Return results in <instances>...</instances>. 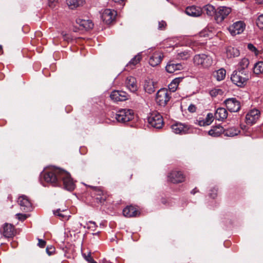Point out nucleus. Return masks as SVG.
I'll list each match as a JSON object with an SVG mask.
<instances>
[{
  "instance_id": "obj_1",
  "label": "nucleus",
  "mask_w": 263,
  "mask_h": 263,
  "mask_svg": "<svg viewBox=\"0 0 263 263\" xmlns=\"http://www.w3.org/2000/svg\"><path fill=\"white\" fill-rule=\"evenodd\" d=\"M62 170L58 168L52 167L46 171L43 174L45 181L57 185L60 180V174Z\"/></svg>"
},
{
  "instance_id": "obj_2",
  "label": "nucleus",
  "mask_w": 263,
  "mask_h": 263,
  "mask_svg": "<svg viewBox=\"0 0 263 263\" xmlns=\"http://www.w3.org/2000/svg\"><path fill=\"white\" fill-rule=\"evenodd\" d=\"M193 63L199 68H208L213 64V59L205 54H196L193 58Z\"/></svg>"
},
{
  "instance_id": "obj_3",
  "label": "nucleus",
  "mask_w": 263,
  "mask_h": 263,
  "mask_svg": "<svg viewBox=\"0 0 263 263\" xmlns=\"http://www.w3.org/2000/svg\"><path fill=\"white\" fill-rule=\"evenodd\" d=\"M249 71L242 72L241 71H235L231 76V80L236 85L239 87L245 86L249 80Z\"/></svg>"
},
{
  "instance_id": "obj_4",
  "label": "nucleus",
  "mask_w": 263,
  "mask_h": 263,
  "mask_svg": "<svg viewBox=\"0 0 263 263\" xmlns=\"http://www.w3.org/2000/svg\"><path fill=\"white\" fill-rule=\"evenodd\" d=\"M134 111L130 109H122L119 110L115 115V118L119 122L125 123L132 120L134 118Z\"/></svg>"
},
{
  "instance_id": "obj_5",
  "label": "nucleus",
  "mask_w": 263,
  "mask_h": 263,
  "mask_svg": "<svg viewBox=\"0 0 263 263\" xmlns=\"http://www.w3.org/2000/svg\"><path fill=\"white\" fill-rule=\"evenodd\" d=\"M147 120L149 124L156 128H162L164 124L162 116L157 112L151 114Z\"/></svg>"
},
{
  "instance_id": "obj_6",
  "label": "nucleus",
  "mask_w": 263,
  "mask_h": 263,
  "mask_svg": "<svg viewBox=\"0 0 263 263\" xmlns=\"http://www.w3.org/2000/svg\"><path fill=\"white\" fill-rule=\"evenodd\" d=\"M60 179L62 180L64 188L68 191H73L75 188V184L71 178L70 175L64 170L60 174Z\"/></svg>"
},
{
  "instance_id": "obj_7",
  "label": "nucleus",
  "mask_w": 263,
  "mask_h": 263,
  "mask_svg": "<svg viewBox=\"0 0 263 263\" xmlns=\"http://www.w3.org/2000/svg\"><path fill=\"white\" fill-rule=\"evenodd\" d=\"M230 7L220 6L216 9L215 19L217 23H221L231 12Z\"/></svg>"
},
{
  "instance_id": "obj_8",
  "label": "nucleus",
  "mask_w": 263,
  "mask_h": 263,
  "mask_svg": "<svg viewBox=\"0 0 263 263\" xmlns=\"http://www.w3.org/2000/svg\"><path fill=\"white\" fill-rule=\"evenodd\" d=\"M170 99V97L168 90L165 88H161L157 92L156 101L157 104L160 106H165Z\"/></svg>"
},
{
  "instance_id": "obj_9",
  "label": "nucleus",
  "mask_w": 263,
  "mask_h": 263,
  "mask_svg": "<svg viewBox=\"0 0 263 263\" xmlns=\"http://www.w3.org/2000/svg\"><path fill=\"white\" fill-rule=\"evenodd\" d=\"M246 28V25L242 21H237L230 25L228 28V30L230 34L233 36L242 33Z\"/></svg>"
},
{
  "instance_id": "obj_10",
  "label": "nucleus",
  "mask_w": 263,
  "mask_h": 263,
  "mask_svg": "<svg viewBox=\"0 0 263 263\" xmlns=\"http://www.w3.org/2000/svg\"><path fill=\"white\" fill-rule=\"evenodd\" d=\"M167 180L173 183H179L184 181V176L180 171H172L168 174Z\"/></svg>"
},
{
  "instance_id": "obj_11",
  "label": "nucleus",
  "mask_w": 263,
  "mask_h": 263,
  "mask_svg": "<svg viewBox=\"0 0 263 263\" xmlns=\"http://www.w3.org/2000/svg\"><path fill=\"white\" fill-rule=\"evenodd\" d=\"M117 12L110 9H105L102 13L101 17L103 21L107 24H109L115 19Z\"/></svg>"
},
{
  "instance_id": "obj_12",
  "label": "nucleus",
  "mask_w": 263,
  "mask_h": 263,
  "mask_svg": "<svg viewBox=\"0 0 263 263\" xmlns=\"http://www.w3.org/2000/svg\"><path fill=\"white\" fill-rule=\"evenodd\" d=\"M17 202L22 210L25 212L31 210L32 203L27 196L25 195L20 196L18 198Z\"/></svg>"
},
{
  "instance_id": "obj_13",
  "label": "nucleus",
  "mask_w": 263,
  "mask_h": 263,
  "mask_svg": "<svg viewBox=\"0 0 263 263\" xmlns=\"http://www.w3.org/2000/svg\"><path fill=\"white\" fill-rule=\"evenodd\" d=\"M260 112L258 109H252L249 111L246 116V122L247 124L253 125L258 120Z\"/></svg>"
},
{
  "instance_id": "obj_14",
  "label": "nucleus",
  "mask_w": 263,
  "mask_h": 263,
  "mask_svg": "<svg viewBox=\"0 0 263 263\" xmlns=\"http://www.w3.org/2000/svg\"><path fill=\"white\" fill-rule=\"evenodd\" d=\"M227 108L231 112H237L240 108V102L235 98H229L225 100Z\"/></svg>"
},
{
  "instance_id": "obj_15",
  "label": "nucleus",
  "mask_w": 263,
  "mask_h": 263,
  "mask_svg": "<svg viewBox=\"0 0 263 263\" xmlns=\"http://www.w3.org/2000/svg\"><path fill=\"white\" fill-rule=\"evenodd\" d=\"M110 97L115 102L124 101L128 99V95L123 91L114 90L110 93Z\"/></svg>"
},
{
  "instance_id": "obj_16",
  "label": "nucleus",
  "mask_w": 263,
  "mask_h": 263,
  "mask_svg": "<svg viewBox=\"0 0 263 263\" xmlns=\"http://www.w3.org/2000/svg\"><path fill=\"white\" fill-rule=\"evenodd\" d=\"M171 129L176 134H185L188 132V127L181 123H176L171 126Z\"/></svg>"
},
{
  "instance_id": "obj_17",
  "label": "nucleus",
  "mask_w": 263,
  "mask_h": 263,
  "mask_svg": "<svg viewBox=\"0 0 263 263\" xmlns=\"http://www.w3.org/2000/svg\"><path fill=\"white\" fill-rule=\"evenodd\" d=\"M1 232L5 237L10 238L14 235V228L11 224L5 223L3 225Z\"/></svg>"
},
{
  "instance_id": "obj_18",
  "label": "nucleus",
  "mask_w": 263,
  "mask_h": 263,
  "mask_svg": "<svg viewBox=\"0 0 263 263\" xmlns=\"http://www.w3.org/2000/svg\"><path fill=\"white\" fill-rule=\"evenodd\" d=\"M186 13L190 16L198 17L201 15L202 9L199 7L192 6L187 7L185 9Z\"/></svg>"
},
{
  "instance_id": "obj_19",
  "label": "nucleus",
  "mask_w": 263,
  "mask_h": 263,
  "mask_svg": "<svg viewBox=\"0 0 263 263\" xmlns=\"http://www.w3.org/2000/svg\"><path fill=\"white\" fill-rule=\"evenodd\" d=\"M162 58L163 54L161 52H155L151 57L149 63L153 67L156 66L160 63Z\"/></svg>"
},
{
  "instance_id": "obj_20",
  "label": "nucleus",
  "mask_w": 263,
  "mask_h": 263,
  "mask_svg": "<svg viewBox=\"0 0 263 263\" xmlns=\"http://www.w3.org/2000/svg\"><path fill=\"white\" fill-rule=\"evenodd\" d=\"M125 84L126 87L133 92H136L138 89L136 79L132 76L126 78Z\"/></svg>"
},
{
  "instance_id": "obj_21",
  "label": "nucleus",
  "mask_w": 263,
  "mask_h": 263,
  "mask_svg": "<svg viewBox=\"0 0 263 263\" xmlns=\"http://www.w3.org/2000/svg\"><path fill=\"white\" fill-rule=\"evenodd\" d=\"M76 23L80 26L81 29L88 30L92 28L93 26L92 22L89 20H86L79 18L76 20Z\"/></svg>"
},
{
  "instance_id": "obj_22",
  "label": "nucleus",
  "mask_w": 263,
  "mask_h": 263,
  "mask_svg": "<svg viewBox=\"0 0 263 263\" xmlns=\"http://www.w3.org/2000/svg\"><path fill=\"white\" fill-rule=\"evenodd\" d=\"M183 69V66L180 63H174L170 62L165 66L166 71L170 73H174L176 71Z\"/></svg>"
},
{
  "instance_id": "obj_23",
  "label": "nucleus",
  "mask_w": 263,
  "mask_h": 263,
  "mask_svg": "<svg viewBox=\"0 0 263 263\" xmlns=\"http://www.w3.org/2000/svg\"><path fill=\"white\" fill-rule=\"evenodd\" d=\"M53 214L58 216L61 220L65 221L69 219L70 217L69 212L67 209H57L53 211Z\"/></svg>"
},
{
  "instance_id": "obj_24",
  "label": "nucleus",
  "mask_w": 263,
  "mask_h": 263,
  "mask_svg": "<svg viewBox=\"0 0 263 263\" xmlns=\"http://www.w3.org/2000/svg\"><path fill=\"white\" fill-rule=\"evenodd\" d=\"M66 3L70 9H76L79 7L83 6L85 3V0H66Z\"/></svg>"
},
{
  "instance_id": "obj_25",
  "label": "nucleus",
  "mask_w": 263,
  "mask_h": 263,
  "mask_svg": "<svg viewBox=\"0 0 263 263\" xmlns=\"http://www.w3.org/2000/svg\"><path fill=\"white\" fill-rule=\"evenodd\" d=\"M144 89L146 92L151 94L155 91V83L152 79H146L145 80Z\"/></svg>"
},
{
  "instance_id": "obj_26",
  "label": "nucleus",
  "mask_w": 263,
  "mask_h": 263,
  "mask_svg": "<svg viewBox=\"0 0 263 263\" xmlns=\"http://www.w3.org/2000/svg\"><path fill=\"white\" fill-rule=\"evenodd\" d=\"M123 214L124 216L132 217L136 216L139 214L138 211L133 206H127L123 210Z\"/></svg>"
},
{
  "instance_id": "obj_27",
  "label": "nucleus",
  "mask_w": 263,
  "mask_h": 263,
  "mask_svg": "<svg viewBox=\"0 0 263 263\" xmlns=\"http://www.w3.org/2000/svg\"><path fill=\"white\" fill-rule=\"evenodd\" d=\"M227 117L228 112L224 108L220 107L216 110L215 117L216 120L222 121L226 119Z\"/></svg>"
},
{
  "instance_id": "obj_28",
  "label": "nucleus",
  "mask_w": 263,
  "mask_h": 263,
  "mask_svg": "<svg viewBox=\"0 0 263 263\" xmlns=\"http://www.w3.org/2000/svg\"><path fill=\"white\" fill-rule=\"evenodd\" d=\"M240 133V130L238 128L232 127L224 130L223 134L224 136L227 137H234L238 135Z\"/></svg>"
},
{
  "instance_id": "obj_29",
  "label": "nucleus",
  "mask_w": 263,
  "mask_h": 263,
  "mask_svg": "<svg viewBox=\"0 0 263 263\" xmlns=\"http://www.w3.org/2000/svg\"><path fill=\"white\" fill-rule=\"evenodd\" d=\"M224 129L222 126H215L213 127L211 130L209 131V135L214 137H217L221 135V134L223 133Z\"/></svg>"
},
{
  "instance_id": "obj_30",
  "label": "nucleus",
  "mask_w": 263,
  "mask_h": 263,
  "mask_svg": "<svg viewBox=\"0 0 263 263\" xmlns=\"http://www.w3.org/2000/svg\"><path fill=\"white\" fill-rule=\"evenodd\" d=\"M239 54V51L234 47H229L227 49L226 54L228 58L238 57Z\"/></svg>"
},
{
  "instance_id": "obj_31",
  "label": "nucleus",
  "mask_w": 263,
  "mask_h": 263,
  "mask_svg": "<svg viewBox=\"0 0 263 263\" xmlns=\"http://www.w3.org/2000/svg\"><path fill=\"white\" fill-rule=\"evenodd\" d=\"M249 65V60L247 58H243L241 59V61L239 62L237 70L241 71L242 72H243L244 71H249L247 69Z\"/></svg>"
},
{
  "instance_id": "obj_32",
  "label": "nucleus",
  "mask_w": 263,
  "mask_h": 263,
  "mask_svg": "<svg viewBox=\"0 0 263 263\" xmlns=\"http://www.w3.org/2000/svg\"><path fill=\"white\" fill-rule=\"evenodd\" d=\"M182 78H176L174 79L168 85V88L171 92H175L179 84L182 81Z\"/></svg>"
},
{
  "instance_id": "obj_33",
  "label": "nucleus",
  "mask_w": 263,
  "mask_h": 263,
  "mask_svg": "<svg viewBox=\"0 0 263 263\" xmlns=\"http://www.w3.org/2000/svg\"><path fill=\"white\" fill-rule=\"evenodd\" d=\"M226 70L223 68H221L215 71L213 73V75L217 81H220L224 79L226 77Z\"/></svg>"
},
{
  "instance_id": "obj_34",
  "label": "nucleus",
  "mask_w": 263,
  "mask_h": 263,
  "mask_svg": "<svg viewBox=\"0 0 263 263\" xmlns=\"http://www.w3.org/2000/svg\"><path fill=\"white\" fill-rule=\"evenodd\" d=\"M203 11L205 12V13L209 16H213L214 15V16H215L216 9L212 5L208 4L205 5L203 7Z\"/></svg>"
},
{
  "instance_id": "obj_35",
  "label": "nucleus",
  "mask_w": 263,
  "mask_h": 263,
  "mask_svg": "<svg viewBox=\"0 0 263 263\" xmlns=\"http://www.w3.org/2000/svg\"><path fill=\"white\" fill-rule=\"evenodd\" d=\"M253 72L257 75L263 73V62L259 61L254 64Z\"/></svg>"
},
{
  "instance_id": "obj_36",
  "label": "nucleus",
  "mask_w": 263,
  "mask_h": 263,
  "mask_svg": "<svg viewBox=\"0 0 263 263\" xmlns=\"http://www.w3.org/2000/svg\"><path fill=\"white\" fill-rule=\"evenodd\" d=\"M142 59V56L141 53H138L137 55H135L127 64V66H130L131 68H133V67L137 65L138 63L140 62Z\"/></svg>"
},
{
  "instance_id": "obj_37",
  "label": "nucleus",
  "mask_w": 263,
  "mask_h": 263,
  "mask_svg": "<svg viewBox=\"0 0 263 263\" xmlns=\"http://www.w3.org/2000/svg\"><path fill=\"white\" fill-rule=\"evenodd\" d=\"M95 195L97 196L96 199L101 202L105 200V197H104V191L100 188H96L94 190Z\"/></svg>"
},
{
  "instance_id": "obj_38",
  "label": "nucleus",
  "mask_w": 263,
  "mask_h": 263,
  "mask_svg": "<svg viewBox=\"0 0 263 263\" xmlns=\"http://www.w3.org/2000/svg\"><path fill=\"white\" fill-rule=\"evenodd\" d=\"M200 37H211L212 36V32L208 28H205L199 33Z\"/></svg>"
},
{
  "instance_id": "obj_39",
  "label": "nucleus",
  "mask_w": 263,
  "mask_h": 263,
  "mask_svg": "<svg viewBox=\"0 0 263 263\" xmlns=\"http://www.w3.org/2000/svg\"><path fill=\"white\" fill-rule=\"evenodd\" d=\"M247 47L248 49L253 52L255 55H257L259 54V51L252 44H248Z\"/></svg>"
},
{
  "instance_id": "obj_40",
  "label": "nucleus",
  "mask_w": 263,
  "mask_h": 263,
  "mask_svg": "<svg viewBox=\"0 0 263 263\" xmlns=\"http://www.w3.org/2000/svg\"><path fill=\"white\" fill-rule=\"evenodd\" d=\"M256 23L259 28L263 29V14L258 17Z\"/></svg>"
},
{
  "instance_id": "obj_41",
  "label": "nucleus",
  "mask_w": 263,
  "mask_h": 263,
  "mask_svg": "<svg viewBox=\"0 0 263 263\" xmlns=\"http://www.w3.org/2000/svg\"><path fill=\"white\" fill-rule=\"evenodd\" d=\"M206 122V123L205 124L210 125L211 124V123L213 121V116L212 113H209L206 115V117L205 119H204Z\"/></svg>"
},
{
  "instance_id": "obj_42",
  "label": "nucleus",
  "mask_w": 263,
  "mask_h": 263,
  "mask_svg": "<svg viewBox=\"0 0 263 263\" xmlns=\"http://www.w3.org/2000/svg\"><path fill=\"white\" fill-rule=\"evenodd\" d=\"M86 226H84V228L87 227L88 229H91L92 230H94L97 227L96 223L91 221H90L86 223Z\"/></svg>"
},
{
  "instance_id": "obj_43",
  "label": "nucleus",
  "mask_w": 263,
  "mask_h": 263,
  "mask_svg": "<svg viewBox=\"0 0 263 263\" xmlns=\"http://www.w3.org/2000/svg\"><path fill=\"white\" fill-rule=\"evenodd\" d=\"M179 58L184 60L187 59L189 57V54L187 52H183L179 53Z\"/></svg>"
},
{
  "instance_id": "obj_44",
  "label": "nucleus",
  "mask_w": 263,
  "mask_h": 263,
  "mask_svg": "<svg viewBox=\"0 0 263 263\" xmlns=\"http://www.w3.org/2000/svg\"><path fill=\"white\" fill-rule=\"evenodd\" d=\"M16 216L17 217V218L19 219V220H25L28 216L27 214H20V213H18V214H16Z\"/></svg>"
},
{
  "instance_id": "obj_45",
  "label": "nucleus",
  "mask_w": 263,
  "mask_h": 263,
  "mask_svg": "<svg viewBox=\"0 0 263 263\" xmlns=\"http://www.w3.org/2000/svg\"><path fill=\"white\" fill-rule=\"evenodd\" d=\"M166 26V23L163 21L159 22L158 29L160 30H163Z\"/></svg>"
},
{
  "instance_id": "obj_46",
  "label": "nucleus",
  "mask_w": 263,
  "mask_h": 263,
  "mask_svg": "<svg viewBox=\"0 0 263 263\" xmlns=\"http://www.w3.org/2000/svg\"><path fill=\"white\" fill-rule=\"evenodd\" d=\"M54 248L52 246H47L46 248V252L49 255H51L54 252Z\"/></svg>"
},
{
  "instance_id": "obj_47",
  "label": "nucleus",
  "mask_w": 263,
  "mask_h": 263,
  "mask_svg": "<svg viewBox=\"0 0 263 263\" xmlns=\"http://www.w3.org/2000/svg\"><path fill=\"white\" fill-rule=\"evenodd\" d=\"M58 0H48L49 6L51 8H53L55 6V4L58 2Z\"/></svg>"
},
{
  "instance_id": "obj_48",
  "label": "nucleus",
  "mask_w": 263,
  "mask_h": 263,
  "mask_svg": "<svg viewBox=\"0 0 263 263\" xmlns=\"http://www.w3.org/2000/svg\"><path fill=\"white\" fill-rule=\"evenodd\" d=\"M38 241H39L38 246L40 248H44V247H45V246L46 245V241L45 240H42L41 239H39Z\"/></svg>"
},
{
  "instance_id": "obj_49",
  "label": "nucleus",
  "mask_w": 263,
  "mask_h": 263,
  "mask_svg": "<svg viewBox=\"0 0 263 263\" xmlns=\"http://www.w3.org/2000/svg\"><path fill=\"white\" fill-rule=\"evenodd\" d=\"M188 110L191 112H194L196 110V107L194 105L191 104L188 107Z\"/></svg>"
},
{
  "instance_id": "obj_50",
  "label": "nucleus",
  "mask_w": 263,
  "mask_h": 263,
  "mask_svg": "<svg viewBox=\"0 0 263 263\" xmlns=\"http://www.w3.org/2000/svg\"><path fill=\"white\" fill-rule=\"evenodd\" d=\"M83 256L84 258L88 262H90V261H92V258L91 257L90 254L86 255L85 254H83Z\"/></svg>"
},
{
  "instance_id": "obj_51",
  "label": "nucleus",
  "mask_w": 263,
  "mask_h": 263,
  "mask_svg": "<svg viewBox=\"0 0 263 263\" xmlns=\"http://www.w3.org/2000/svg\"><path fill=\"white\" fill-rule=\"evenodd\" d=\"M206 123V122L204 120H203L199 121V125L200 126H206V125H208L207 124H205Z\"/></svg>"
},
{
  "instance_id": "obj_52",
  "label": "nucleus",
  "mask_w": 263,
  "mask_h": 263,
  "mask_svg": "<svg viewBox=\"0 0 263 263\" xmlns=\"http://www.w3.org/2000/svg\"><path fill=\"white\" fill-rule=\"evenodd\" d=\"M212 192H213V193H210V196L212 198H214L217 194V190H215L214 191H212Z\"/></svg>"
},
{
  "instance_id": "obj_53",
  "label": "nucleus",
  "mask_w": 263,
  "mask_h": 263,
  "mask_svg": "<svg viewBox=\"0 0 263 263\" xmlns=\"http://www.w3.org/2000/svg\"><path fill=\"white\" fill-rule=\"evenodd\" d=\"M216 90H213L211 91V95L212 96H216Z\"/></svg>"
},
{
  "instance_id": "obj_54",
  "label": "nucleus",
  "mask_w": 263,
  "mask_h": 263,
  "mask_svg": "<svg viewBox=\"0 0 263 263\" xmlns=\"http://www.w3.org/2000/svg\"><path fill=\"white\" fill-rule=\"evenodd\" d=\"M255 2L256 3L258 4H262L263 5V0H255Z\"/></svg>"
},
{
  "instance_id": "obj_55",
  "label": "nucleus",
  "mask_w": 263,
  "mask_h": 263,
  "mask_svg": "<svg viewBox=\"0 0 263 263\" xmlns=\"http://www.w3.org/2000/svg\"><path fill=\"white\" fill-rule=\"evenodd\" d=\"M112 1L115 2V3H123L124 0H112Z\"/></svg>"
},
{
  "instance_id": "obj_56",
  "label": "nucleus",
  "mask_w": 263,
  "mask_h": 263,
  "mask_svg": "<svg viewBox=\"0 0 263 263\" xmlns=\"http://www.w3.org/2000/svg\"><path fill=\"white\" fill-rule=\"evenodd\" d=\"M0 51L1 52V53H3V47H2V46L0 45Z\"/></svg>"
},
{
  "instance_id": "obj_57",
  "label": "nucleus",
  "mask_w": 263,
  "mask_h": 263,
  "mask_svg": "<svg viewBox=\"0 0 263 263\" xmlns=\"http://www.w3.org/2000/svg\"><path fill=\"white\" fill-rule=\"evenodd\" d=\"M195 189H194L193 190H192V192H191V193H192V194H194L195 193Z\"/></svg>"
},
{
  "instance_id": "obj_58",
  "label": "nucleus",
  "mask_w": 263,
  "mask_h": 263,
  "mask_svg": "<svg viewBox=\"0 0 263 263\" xmlns=\"http://www.w3.org/2000/svg\"><path fill=\"white\" fill-rule=\"evenodd\" d=\"M90 262H91V263H97L96 261H95L93 259H92V261H90Z\"/></svg>"
}]
</instances>
